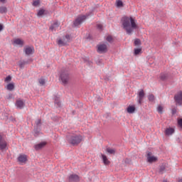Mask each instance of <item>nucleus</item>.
Listing matches in <instances>:
<instances>
[{
  "label": "nucleus",
  "instance_id": "1",
  "mask_svg": "<svg viewBox=\"0 0 182 182\" xmlns=\"http://www.w3.org/2000/svg\"><path fill=\"white\" fill-rule=\"evenodd\" d=\"M121 22L122 28H124L128 35H132L134 29H139L136 20L132 17L124 16L122 18Z\"/></svg>",
  "mask_w": 182,
  "mask_h": 182
},
{
  "label": "nucleus",
  "instance_id": "2",
  "mask_svg": "<svg viewBox=\"0 0 182 182\" xmlns=\"http://www.w3.org/2000/svg\"><path fill=\"white\" fill-rule=\"evenodd\" d=\"M67 140L70 144L77 146V144H80L82 140H83V136L80 134H73L67 136Z\"/></svg>",
  "mask_w": 182,
  "mask_h": 182
},
{
  "label": "nucleus",
  "instance_id": "3",
  "mask_svg": "<svg viewBox=\"0 0 182 182\" xmlns=\"http://www.w3.org/2000/svg\"><path fill=\"white\" fill-rule=\"evenodd\" d=\"M70 42V36L66 35L63 38L57 40V43L59 46H65Z\"/></svg>",
  "mask_w": 182,
  "mask_h": 182
},
{
  "label": "nucleus",
  "instance_id": "4",
  "mask_svg": "<svg viewBox=\"0 0 182 182\" xmlns=\"http://www.w3.org/2000/svg\"><path fill=\"white\" fill-rule=\"evenodd\" d=\"M85 21H86V16H85V15L79 16L74 21L73 25H74V26H79L80 25H82V23H83V22H85Z\"/></svg>",
  "mask_w": 182,
  "mask_h": 182
},
{
  "label": "nucleus",
  "instance_id": "5",
  "mask_svg": "<svg viewBox=\"0 0 182 182\" xmlns=\"http://www.w3.org/2000/svg\"><path fill=\"white\" fill-rule=\"evenodd\" d=\"M23 52L27 56H29L30 55H33V53H35V48L33 46H26L24 47Z\"/></svg>",
  "mask_w": 182,
  "mask_h": 182
},
{
  "label": "nucleus",
  "instance_id": "6",
  "mask_svg": "<svg viewBox=\"0 0 182 182\" xmlns=\"http://www.w3.org/2000/svg\"><path fill=\"white\" fill-rule=\"evenodd\" d=\"M98 53H106L107 52V45L106 44H99L97 46Z\"/></svg>",
  "mask_w": 182,
  "mask_h": 182
},
{
  "label": "nucleus",
  "instance_id": "7",
  "mask_svg": "<svg viewBox=\"0 0 182 182\" xmlns=\"http://www.w3.org/2000/svg\"><path fill=\"white\" fill-rule=\"evenodd\" d=\"M175 102L177 105H179V106H181L182 105V91H179L176 95H175L174 97Z\"/></svg>",
  "mask_w": 182,
  "mask_h": 182
},
{
  "label": "nucleus",
  "instance_id": "8",
  "mask_svg": "<svg viewBox=\"0 0 182 182\" xmlns=\"http://www.w3.org/2000/svg\"><path fill=\"white\" fill-rule=\"evenodd\" d=\"M148 163H156L159 160L157 156L151 155V152H148L146 156Z\"/></svg>",
  "mask_w": 182,
  "mask_h": 182
},
{
  "label": "nucleus",
  "instance_id": "9",
  "mask_svg": "<svg viewBox=\"0 0 182 182\" xmlns=\"http://www.w3.org/2000/svg\"><path fill=\"white\" fill-rule=\"evenodd\" d=\"M61 82L66 85L69 82V74L68 73H63L60 75Z\"/></svg>",
  "mask_w": 182,
  "mask_h": 182
},
{
  "label": "nucleus",
  "instance_id": "10",
  "mask_svg": "<svg viewBox=\"0 0 182 182\" xmlns=\"http://www.w3.org/2000/svg\"><path fill=\"white\" fill-rule=\"evenodd\" d=\"M18 161L20 164H26V161H28V156L20 154L18 157Z\"/></svg>",
  "mask_w": 182,
  "mask_h": 182
},
{
  "label": "nucleus",
  "instance_id": "11",
  "mask_svg": "<svg viewBox=\"0 0 182 182\" xmlns=\"http://www.w3.org/2000/svg\"><path fill=\"white\" fill-rule=\"evenodd\" d=\"M16 106L17 109H23V107H25V102L22 100H17L16 102Z\"/></svg>",
  "mask_w": 182,
  "mask_h": 182
},
{
  "label": "nucleus",
  "instance_id": "12",
  "mask_svg": "<svg viewBox=\"0 0 182 182\" xmlns=\"http://www.w3.org/2000/svg\"><path fill=\"white\" fill-rule=\"evenodd\" d=\"M60 25V23H59V21H54L50 27V31H51V32H53V31H57Z\"/></svg>",
  "mask_w": 182,
  "mask_h": 182
},
{
  "label": "nucleus",
  "instance_id": "13",
  "mask_svg": "<svg viewBox=\"0 0 182 182\" xmlns=\"http://www.w3.org/2000/svg\"><path fill=\"white\" fill-rule=\"evenodd\" d=\"M144 97V90H141L138 93V99H139L138 102L139 105H141Z\"/></svg>",
  "mask_w": 182,
  "mask_h": 182
},
{
  "label": "nucleus",
  "instance_id": "14",
  "mask_svg": "<svg viewBox=\"0 0 182 182\" xmlns=\"http://www.w3.org/2000/svg\"><path fill=\"white\" fill-rule=\"evenodd\" d=\"M46 146V142L43 141L39 144H37L34 146L35 150H41V149H43Z\"/></svg>",
  "mask_w": 182,
  "mask_h": 182
},
{
  "label": "nucleus",
  "instance_id": "15",
  "mask_svg": "<svg viewBox=\"0 0 182 182\" xmlns=\"http://www.w3.org/2000/svg\"><path fill=\"white\" fill-rule=\"evenodd\" d=\"M101 156L105 166H109V164H110V161H109V159H107V156L103 154H101Z\"/></svg>",
  "mask_w": 182,
  "mask_h": 182
},
{
  "label": "nucleus",
  "instance_id": "16",
  "mask_svg": "<svg viewBox=\"0 0 182 182\" xmlns=\"http://www.w3.org/2000/svg\"><path fill=\"white\" fill-rule=\"evenodd\" d=\"M14 45H18V46H23V41L20 38H16L14 40Z\"/></svg>",
  "mask_w": 182,
  "mask_h": 182
},
{
  "label": "nucleus",
  "instance_id": "17",
  "mask_svg": "<svg viewBox=\"0 0 182 182\" xmlns=\"http://www.w3.org/2000/svg\"><path fill=\"white\" fill-rule=\"evenodd\" d=\"M69 181H70V182L79 181V176L77 175H71L69 177Z\"/></svg>",
  "mask_w": 182,
  "mask_h": 182
},
{
  "label": "nucleus",
  "instance_id": "18",
  "mask_svg": "<svg viewBox=\"0 0 182 182\" xmlns=\"http://www.w3.org/2000/svg\"><path fill=\"white\" fill-rule=\"evenodd\" d=\"M173 133H174V129L173 128H166L165 130V134L166 136H171V134H173Z\"/></svg>",
  "mask_w": 182,
  "mask_h": 182
},
{
  "label": "nucleus",
  "instance_id": "19",
  "mask_svg": "<svg viewBox=\"0 0 182 182\" xmlns=\"http://www.w3.org/2000/svg\"><path fill=\"white\" fill-rule=\"evenodd\" d=\"M127 112L129 114L134 113V112H136V107H134V105L129 106L127 109Z\"/></svg>",
  "mask_w": 182,
  "mask_h": 182
},
{
  "label": "nucleus",
  "instance_id": "20",
  "mask_svg": "<svg viewBox=\"0 0 182 182\" xmlns=\"http://www.w3.org/2000/svg\"><path fill=\"white\" fill-rule=\"evenodd\" d=\"M7 144H8L6 143V141H5V139L1 140V141H0V149L5 150V149H6Z\"/></svg>",
  "mask_w": 182,
  "mask_h": 182
},
{
  "label": "nucleus",
  "instance_id": "21",
  "mask_svg": "<svg viewBox=\"0 0 182 182\" xmlns=\"http://www.w3.org/2000/svg\"><path fill=\"white\" fill-rule=\"evenodd\" d=\"M6 12H8V9H6V6H0V14H6Z\"/></svg>",
  "mask_w": 182,
  "mask_h": 182
},
{
  "label": "nucleus",
  "instance_id": "22",
  "mask_svg": "<svg viewBox=\"0 0 182 182\" xmlns=\"http://www.w3.org/2000/svg\"><path fill=\"white\" fill-rule=\"evenodd\" d=\"M6 89L10 91L14 90V89H15V85H14V83H9L7 85Z\"/></svg>",
  "mask_w": 182,
  "mask_h": 182
},
{
  "label": "nucleus",
  "instance_id": "23",
  "mask_svg": "<svg viewBox=\"0 0 182 182\" xmlns=\"http://www.w3.org/2000/svg\"><path fill=\"white\" fill-rule=\"evenodd\" d=\"M116 5L117 8H122L123 6V1L122 0H116Z\"/></svg>",
  "mask_w": 182,
  "mask_h": 182
},
{
  "label": "nucleus",
  "instance_id": "24",
  "mask_svg": "<svg viewBox=\"0 0 182 182\" xmlns=\"http://www.w3.org/2000/svg\"><path fill=\"white\" fill-rule=\"evenodd\" d=\"M140 45H141V41H140V39L136 38L134 40V46H140Z\"/></svg>",
  "mask_w": 182,
  "mask_h": 182
},
{
  "label": "nucleus",
  "instance_id": "25",
  "mask_svg": "<svg viewBox=\"0 0 182 182\" xmlns=\"http://www.w3.org/2000/svg\"><path fill=\"white\" fill-rule=\"evenodd\" d=\"M38 82L41 85V86H43L46 83V81L43 77H41L38 80Z\"/></svg>",
  "mask_w": 182,
  "mask_h": 182
},
{
  "label": "nucleus",
  "instance_id": "26",
  "mask_svg": "<svg viewBox=\"0 0 182 182\" xmlns=\"http://www.w3.org/2000/svg\"><path fill=\"white\" fill-rule=\"evenodd\" d=\"M55 104L57 105V106L60 107V102H59V97H54Z\"/></svg>",
  "mask_w": 182,
  "mask_h": 182
},
{
  "label": "nucleus",
  "instance_id": "27",
  "mask_svg": "<svg viewBox=\"0 0 182 182\" xmlns=\"http://www.w3.org/2000/svg\"><path fill=\"white\" fill-rule=\"evenodd\" d=\"M107 151L109 153V154H114V153H116V150L111 148H107Z\"/></svg>",
  "mask_w": 182,
  "mask_h": 182
},
{
  "label": "nucleus",
  "instance_id": "28",
  "mask_svg": "<svg viewBox=\"0 0 182 182\" xmlns=\"http://www.w3.org/2000/svg\"><path fill=\"white\" fill-rule=\"evenodd\" d=\"M45 14V9H41L38 11V14H37V16H42L43 15H44Z\"/></svg>",
  "mask_w": 182,
  "mask_h": 182
},
{
  "label": "nucleus",
  "instance_id": "29",
  "mask_svg": "<svg viewBox=\"0 0 182 182\" xmlns=\"http://www.w3.org/2000/svg\"><path fill=\"white\" fill-rule=\"evenodd\" d=\"M160 77H161V80H166V79H167L168 77V75L162 73V74H161Z\"/></svg>",
  "mask_w": 182,
  "mask_h": 182
},
{
  "label": "nucleus",
  "instance_id": "30",
  "mask_svg": "<svg viewBox=\"0 0 182 182\" xmlns=\"http://www.w3.org/2000/svg\"><path fill=\"white\" fill-rule=\"evenodd\" d=\"M32 5L33 6H39V5H41V1L36 0L33 2Z\"/></svg>",
  "mask_w": 182,
  "mask_h": 182
},
{
  "label": "nucleus",
  "instance_id": "31",
  "mask_svg": "<svg viewBox=\"0 0 182 182\" xmlns=\"http://www.w3.org/2000/svg\"><path fill=\"white\" fill-rule=\"evenodd\" d=\"M27 63H28V62H26V61H20L18 63V66H20V68H23V66L27 65Z\"/></svg>",
  "mask_w": 182,
  "mask_h": 182
},
{
  "label": "nucleus",
  "instance_id": "32",
  "mask_svg": "<svg viewBox=\"0 0 182 182\" xmlns=\"http://www.w3.org/2000/svg\"><path fill=\"white\" fill-rule=\"evenodd\" d=\"M141 53V48H135L134 55H140Z\"/></svg>",
  "mask_w": 182,
  "mask_h": 182
},
{
  "label": "nucleus",
  "instance_id": "33",
  "mask_svg": "<svg viewBox=\"0 0 182 182\" xmlns=\"http://www.w3.org/2000/svg\"><path fill=\"white\" fill-rule=\"evenodd\" d=\"M164 170H166V164H162L160 166L159 171H160V173H163V171H164Z\"/></svg>",
  "mask_w": 182,
  "mask_h": 182
},
{
  "label": "nucleus",
  "instance_id": "34",
  "mask_svg": "<svg viewBox=\"0 0 182 182\" xmlns=\"http://www.w3.org/2000/svg\"><path fill=\"white\" fill-rule=\"evenodd\" d=\"M148 99L150 102H153L154 100V96L153 95H149Z\"/></svg>",
  "mask_w": 182,
  "mask_h": 182
},
{
  "label": "nucleus",
  "instance_id": "35",
  "mask_svg": "<svg viewBox=\"0 0 182 182\" xmlns=\"http://www.w3.org/2000/svg\"><path fill=\"white\" fill-rule=\"evenodd\" d=\"M107 42H113V37H112L111 36H108L107 37Z\"/></svg>",
  "mask_w": 182,
  "mask_h": 182
},
{
  "label": "nucleus",
  "instance_id": "36",
  "mask_svg": "<svg viewBox=\"0 0 182 182\" xmlns=\"http://www.w3.org/2000/svg\"><path fill=\"white\" fill-rule=\"evenodd\" d=\"M157 111L159 112V113H163V107H161V105H159L158 107Z\"/></svg>",
  "mask_w": 182,
  "mask_h": 182
},
{
  "label": "nucleus",
  "instance_id": "37",
  "mask_svg": "<svg viewBox=\"0 0 182 182\" xmlns=\"http://www.w3.org/2000/svg\"><path fill=\"white\" fill-rule=\"evenodd\" d=\"M11 80H12L11 75L7 76L5 79V82H11Z\"/></svg>",
  "mask_w": 182,
  "mask_h": 182
},
{
  "label": "nucleus",
  "instance_id": "38",
  "mask_svg": "<svg viewBox=\"0 0 182 182\" xmlns=\"http://www.w3.org/2000/svg\"><path fill=\"white\" fill-rule=\"evenodd\" d=\"M178 124L180 127H182V119H178Z\"/></svg>",
  "mask_w": 182,
  "mask_h": 182
},
{
  "label": "nucleus",
  "instance_id": "39",
  "mask_svg": "<svg viewBox=\"0 0 182 182\" xmlns=\"http://www.w3.org/2000/svg\"><path fill=\"white\" fill-rule=\"evenodd\" d=\"M97 28L100 30H102L103 28V26L102 24H97Z\"/></svg>",
  "mask_w": 182,
  "mask_h": 182
},
{
  "label": "nucleus",
  "instance_id": "40",
  "mask_svg": "<svg viewBox=\"0 0 182 182\" xmlns=\"http://www.w3.org/2000/svg\"><path fill=\"white\" fill-rule=\"evenodd\" d=\"M4 29V26H2V24H0V32L1 31H3Z\"/></svg>",
  "mask_w": 182,
  "mask_h": 182
},
{
  "label": "nucleus",
  "instance_id": "41",
  "mask_svg": "<svg viewBox=\"0 0 182 182\" xmlns=\"http://www.w3.org/2000/svg\"><path fill=\"white\" fill-rule=\"evenodd\" d=\"M40 123H41V119H38L36 122L37 126H39Z\"/></svg>",
  "mask_w": 182,
  "mask_h": 182
},
{
  "label": "nucleus",
  "instance_id": "42",
  "mask_svg": "<svg viewBox=\"0 0 182 182\" xmlns=\"http://www.w3.org/2000/svg\"><path fill=\"white\" fill-rule=\"evenodd\" d=\"M0 2H1V4H5V2H6V0H0Z\"/></svg>",
  "mask_w": 182,
  "mask_h": 182
},
{
  "label": "nucleus",
  "instance_id": "43",
  "mask_svg": "<svg viewBox=\"0 0 182 182\" xmlns=\"http://www.w3.org/2000/svg\"><path fill=\"white\" fill-rule=\"evenodd\" d=\"M2 140H4V139H2V136L0 135V141H2Z\"/></svg>",
  "mask_w": 182,
  "mask_h": 182
},
{
  "label": "nucleus",
  "instance_id": "44",
  "mask_svg": "<svg viewBox=\"0 0 182 182\" xmlns=\"http://www.w3.org/2000/svg\"><path fill=\"white\" fill-rule=\"evenodd\" d=\"M178 182H182V178L178 179Z\"/></svg>",
  "mask_w": 182,
  "mask_h": 182
},
{
  "label": "nucleus",
  "instance_id": "45",
  "mask_svg": "<svg viewBox=\"0 0 182 182\" xmlns=\"http://www.w3.org/2000/svg\"><path fill=\"white\" fill-rule=\"evenodd\" d=\"M163 182H167V180H164Z\"/></svg>",
  "mask_w": 182,
  "mask_h": 182
}]
</instances>
